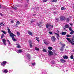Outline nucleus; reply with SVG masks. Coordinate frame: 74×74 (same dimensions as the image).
<instances>
[{"label":"nucleus","mask_w":74,"mask_h":74,"mask_svg":"<svg viewBox=\"0 0 74 74\" xmlns=\"http://www.w3.org/2000/svg\"><path fill=\"white\" fill-rule=\"evenodd\" d=\"M66 39L69 42H70V43H71V44H72L73 45H74V39H72L71 40V38H67Z\"/></svg>","instance_id":"obj_1"},{"label":"nucleus","mask_w":74,"mask_h":74,"mask_svg":"<svg viewBox=\"0 0 74 74\" xmlns=\"http://www.w3.org/2000/svg\"><path fill=\"white\" fill-rule=\"evenodd\" d=\"M7 30H8V33H9V34H10V37H12V36H14V34L13 33L11 32L10 29L8 28V27H7Z\"/></svg>","instance_id":"obj_2"},{"label":"nucleus","mask_w":74,"mask_h":74,"mask_svg":"<svg viewBox=\"0 0 74 74\" xmlns=\"http://www.w3.org/2000/svg\"><path fill=\"white\" fill-rule=\"evenodd\" d=\"M51 40L52 42H55L56 41V38L55 36H52L51 37Z\"/></svg>","instance_id":"obj_3"},{"label":"nucleus","mask_w":74,"mask_h":74,"mask_svg":"<svg viewBox=\"0 0 74 74\" xmlns=\"http://www.w3.org/2000/svg\"><path fill=\"white\" fill-rule=\"evenodd\" d=\"M7 62L6 61H4L1 63V66H3V67H5V65H6V64H7Z\"/></svg>","instance_id":"obj_4"},{"label":"nucleus","mask_w":74,"mask_h":74,"mask_svg":"<svg viewBox=\"0 0 74 74\" xmlns=\"http://www.w3.org/2000/svg\"><path fill=\"white\" fill-rule=\"evenodd\" d=\"M60 19L61 21H65L66 19V17L65 16H61L60 18Z\"/></svg>","instance_id":"obj_5"},{"label":"nucleus","mask_w":74,"mask_h":74,"mask_svg":"<svg viewBox=\"0 0 74 74\" xmlns=\"http://www.w3.org/2000/svg\"><path fill=\"white\" fill-rule=\"evenodd\" d=\"M48 52H49L48 55L49 56H52L53 55V53L51 50H49Z\"/></svg>","instance_id":"obj_6"},{"label":"nucleus","mask_w":74,"mask_h":74,"mask_svg":"<svg viewBox=\"0 0 74 74\" xmlns=\"http://www.w3.org/2000/svg\"><path fill=\"white\" fill-rule=\"evenodd\" d=\"M51 26V25L49 24H47L46 25V27L47 29H48L49 27H50Z\"/></svg>","instance_id":"obj_7"},{"label":"nucleus","mask_w":74,"mask_h":74,"mask_svg":"<svg viewBox=\"0 0 74 74\" xmlns=\"http://www.w3.org/2000/svg\"><path fill=\"white\" fill-rule=\"evenodd\" d=\"M15 35L14 34V36H11V37H12V40H13V41H16V40L15 39V38L14 37H15Z\"/></svg>","instance_id":"obj_8"},{"label":"nucleus","mask_w":74,"mask_h":74,"mask_svg":"<svg viewBox=\"0 0 74 74\" xmlns=\"http://www.w3.org/2000/svg\"><path fill=\"white\" fill-rule=\"evenodd\" d=\"M60 61H61V62L62 63H65L66 62V61H65L63 59H61L60 60Z\"/></svg>","instance_id":"obj_9"},{"label":"nucleus","mask_w":74,"mask_h":74,"mask_svg":"<svg viewBox=\"0 0 74 74\" xmlns=\"http://www.w3.org/2000/svg\"><path fill=\"white\" fill-rule=\"evenodd\" d=\"M28 33L29 34V35H30V36H33V33L30 31H28Z\"/></svg>","instance_id":"obj_10"},{"label":"nucleus","mask_w":74,"mask_h":74,"mask_svg":"<svg viewBox=\"0 0 74 74\" xmlns=\"http://www.w3.org/2000/svg\"><path fill=\"white\" fill-rule=\"evenodd\" d=\"M61 34L62 36H64V35H66V32H62Z\"/></svg>","instance_id":"obj_11"},{"label":"nucleus","mask_w":74,"mask_h":74,"mask_svg":"<svg viewBox=\"0 0 74 74\" xmlns=\"http://www.w3.org/2000/svg\"><path fill=\"white\" fill-rule=\"evenodd\" d=\"M44 43L45 44H46V45H48L49 44V41H44Z\"/></svg>","instance_id":"obj_12"},{"label":"nucleus","mask_w":74,"mask_h":74,"mask_svg":"<svg viewBox=\"0 0 74 74\" xmlns=\"http://www.w3.org/2000/svg\"><path fill=\"white\" fill-rule=\"evenodd\" d=\"M55 62L54 61H51V63L52 64V66H54V64H55Z\"/></svg>","instance_id":"obj_13"},{"label":"nucleus","mask_w":74,"mask_h":74,"mask_svg":"<svg viewBox=\"0 0 74 74\" xmlns=\"http://www.w3.org/2000/svg\"><path fill=\"white\" fill-rule=\"evenodd\" d=\"M12 8H13V9H14V10H17V7L14 6V5H13L12 6Z\"/></svg>","instance_id":"obj_14"},{"label":"nucleus","mask_w":74,"mask_h":74,"mask_svg":"<svg viewBox=\"0 0 74 74\" xmlns=\"http://www.w3.org/2000/svg\"><path fill=\"white\" fill-rule=\"evenodd\" d=\"M23 52V51H22V50H21V49H19L17 51V53H21V52Z\"/></svg>","instance_id":"obj_15"},{"label":"nucleus","mask_w":74,"mask_h":74,"mask_svg":"<svg viewBox=\"0 0 74 74\" xmlns=\"http://www.w3.org/2000/svg\"><path fill=\"white\" fill-rule=\"evenodd\" d=\"M27 56L28 58V60H29L30 59V54H27Z\"/></svg>","instance_id":"obj_16"},{"label":"nucleus","mask_w":74,"mask_h":74,"mask_svg":"<svg viewBox=\"0 0 74 74\" xmlns=\"http://www.w3.org/2000/svg\"><path fill=\"white\" fill-rule=\"evenodd\" d=\"M3 72L5 73H8V70L6 69H5L3 71Z\"/></svg>","instance_id":"obj_17"},{"label":"nucleus","mask_w":74,"mask_h":74,"mask_svg":"<svg viewBox=\"0 0 74 74\" xmlns=\"http://www.w3.org/2000/svg\"><path fill=\"white\" fill-rule=\"evenodd\" d=\"M63 58L64 59H68V57H67L66 56H63Z\"/></svg>","instance_id":"obj_18"},{"label":"nucleus","mask_w":74,"mask_h":74,"mask_svg":"<svg viewBox=\"0 0 74 74\" xmlns=\"http://www.w3.org/2000/svg\"><path fill=\"white\" fill-rule=\"evenodd\" d=\"M48 49L49 50H52L53 49L52 47H48Z\"/></svg>","instance_id":"obj_19"},{"label":"nucleus","mask_w":74,"mask_h":74,"mask_svg":"<svg viewBox=\"0 0 74 74\" xmlns=\"http://www.w3.org/2000/svg\"><path fill=\"white\" fill-rule=\"evenodd\" d=\"M0 25L1 26H4V24H3V22L0 23Z\"/></svg>","instance_id":"obj_20"},{"label":"nucleus","mask_w":74,"mask_h":74,"mask_svg":"<svg viewBox=\"0 0 74 74\" xmlns=\"http://www.w3.org/2000/svg\"><path fill=\"white\" fill-rule=\"evenodd\" d=\"M65 20H66L67 22H69V21H70V19H69V18H66V19L65 18Z\"/></svg>","instance_id":"obj_21"},{"label":"nucleus","mask_w":74,"mask_h":74,"mask_svg":"<svg viewBox=\"0 0 74 74\" xmlns=\"http://www.w3.org/2000/svg\"><path fill=\"white\" fill-rule=\"evenodd\" d=\"M2 41L3 43H5L6 42V40L5 39H3L2 40Z\"/></svg>","instance_id":"obj_22"},{"label":"nucleus","mask_w":74,"mask_h":74,"mask_svg":"<svg viewBox=\"0 0 74 74\" xmlns=\"http://www.w3.org/2000/svg\"><path fill=\"white\" fill-rule=\"evenodd\" d=\"M64 26L66 28H69V26L68 25H66Z\"/></svg>","instance_id":"obj_23"},{"label":"nucleus","mask_w":74,"mask_h":74,"mask_svg":"<svg viewBox=\"0 0 74 74\" xmlns=\"http://www.w3.org/2000/svg\"><path fill=\"white\" fill-rule=\"evenodd\" d=\"M36 39L37 41L38 42H40V40H39V38H37V37H36Z\"/></svg>","instance_id":"obj_24"},{"label":"nucleus","mask_w":74,"mask_h":74,"mask_svg":"<svg viewBox=\"0 0 74 74\" xmlns=\"http://www.w3.org/2000/svg\"><path fill=\"white\" fill-rule=\"evenodd\" d=\"M74 33V31H73V30H72V31H71V32L70 33V34H73V33Z\"/></svg>","instance_id":"obj_25"},{"label":"nucleus","mask_w":74,"mask_h":74,"mask_svg":"<svg viewBox=\"0 0 74 74\" xmlns=\"http://www.w3.org/2000/svg\"><path fill=\"white\" fill-rule=\"evenodd\" d=\"M20 24V22L19 21H18L16 22V24L17 25H19Z\"/></svg>","instance_id":"obj_26"},{"label":"nucleus","mask_w":74,"mask_h":74,"mask_svg":"<svg viewBox=\"0 0 74 74\" xmlns=\"http://www.w3.org/2000/svg\"><path fill=\"white\" fill-rule=\"evenodd\" d=\"M73 58H74V56L73 54L71 55V59H73Z\"/></svg>","instance_id":"obj_27"},{"label":"nucleus","mask_w":74,"mask_h":74,"mask_svg":"<svg viewBox=\"0 0 74 74\" xmlns=\"http://www.w3.org/2000/svg\"><path fill=\"white\" fill-rule=\"evenodd\" d=\"M61 10H62V11H64V10H66V8L64 7H62L61 8Z\"/></svg>","instance_id":"obj_28"},{"label":"nucleus","mask_w":74,"mask_h":74,"mask_svg":"<svg viewBox=\"0 0 74 74\" xmlns=\"http://www.w3.org/2000/svg\"><path fill=\"white\" fill-rule=\"evenodd\" d=\"M34 22V20L32 19L31 21V23H33Z\"/></svg>","instance_id":"obj_29"},{"label":"nucleus","mask_w":74,"mask_h":74,"mask_svg":"<svg viewBox=\"0 0 74 74\" xmlns=\"http://www.w3.org/2000/svg\"><path fill=\"white\" fill-rule=\"evenodd\" d=\"M4 37V34H2V35L1 36V38L2 39V38H3V37Z\"/></svg>","instance_id":"obj_30"},{"label":"nucleus","mask_w":74,"mask_h":74,"mask_svg":"<svg viewBox=\"0 0 74 74\" xmlns=\"http://www.w3.org/2000/svg\"><path fill=\"white\" fill-rule=\"evenodd\" d=\"M42 24V22H40L38 24V26H40V25H41Z\"/></svg>","instance_id":"obj_31"},{"label":"nucleus","mask_w":74,"mask_h":74,"mask_svg":"<svg viewBox=\"0 0 74 74\" xmlns=\"http://www.w3.org/2000/svg\"><path fill=\"white\" fill-rule=\"evenodd\" d=\"M52 2L56 3V2H57V0H53L52 1Z\"/></svg>","instance_id":"obj_32"},{"label":"nucleus","mask_w":74,"mask_h":74,"mask_svg":"<svg viewBox=\"0 0 74 74\" xmlns=\"http://www.w3.org/2000/svg\"><path fill=\"white\" fill-rule=\"evenodd\" d=\"M66 37H71V35L69 34L66 35Z\"/></svg>","instance_id":"obj_33"},{"label":"nucleus","mask_w":74,"mask_h":74,"mask_svg":"<svg viewBox=\"0 0 74 74\" xmlns=\"http://www.w3.org/2000/svg\"><path fill=\"white\" fill-rule=\"evenodd\" d=\"M62 48H63V47H64L65 46V44H62Z\"/></svg>","instance_id":"obj_34"},{"label":"nucleus","mask_w":74,"mask_h":74,"mask_svg":"<svg viewBox=\"0 0 74 74\" xmlns=\"http://www.w3.org/2000/svg\"><path fill=\"white\" fill-rule=\"evenodd\" d=\"M55 34L57 36L59 37V34H58L57 33H55Z\"/></svg>","instance_id":"obj_35"},{"label":"nucleus","mask_w":74,"mask_h":74,"mask_svg":"<svg viewBox=\"0 0 74 74\" xmlns=\"http://www.w3.org/2000/svg\"><path fill=\"white\" fill-rule=\"evenodd\" d=\"M32 66H34L36 65V63H35V62L32 63Z\"/></svg>","instance_id":"obj_36"},{"label":"nucleus","mask_w":74,"mask_h":74,"mask_svg":"<svg viewBox=\"0 0 74 74\" xmlns=\"http://www.w3.org/2000/svg\"><path fill=\"white\" fill-rule=\"evenodd\" d=\"M1 32H2V33H3L4 34H6V32H5V31H4L2 30Z\"/></svg>","instance_id":"obj_37"},{"label":"nucleus","mask_w":74,"mask_h":74,"mask_svg":"<svg viewBox=\"0 0 74 74\" xmlns=\"http://www.w3.org/2000/svg\"><path fill=\"white\" fill-rule=\"evenodd\" d=\"M47 1H48V0H44L43 1V3H46V2H47Z\"/></svg>","instance_id":"obj_38"},{"label":"nucleus","mask_w":74,"mask_h":74,"mask_svg":"<svg viewBox=\"0 0 74 74\" xmlns=\"http://www.w3.org/2000/svg\"><path fill=\"white\" fill-rule=\"evenodd\" d=\"M17 36H19V35H20V33H19V32H17Z\"/></svg>","instance_id":"obj_39"},{"label":"nucleus","mask_w":74,"mask_h":74,"mask_svg":"<svg viewBox=\"0 0 74 74\" xmlns=\"http://www.w3.org/2000/svg\"><path fill=\"white\" fill-rule=\"evenodd\" d=\"M69 30H70V31H71L73 30L72 29H71V27H70L69 28Z\"/></svg>","instance_id":"obj_40"},{"label":"nucleus","mask_w":74,"mask_h":74,"mask_svg":"<svg viewBox=\"0 0 74 74\" xmlns=\"http://www.w3.org/2000/svg\"><path fill=\"white\" fill-rule=\"evenodd\" d=\"M35 49L36 50V51H39V49H38L37 47L35 48Z\"/></svg>","instance_id":"obj_41"},{"label":"nucleus","mask_w":74,"mask_h":74,"mask_svg":"<svg viewBox=\"0 0 74 74\" xmlns=\"http://www.w3.org/2000/svg\"><path fill=\"white\" fill-rule=\"evenodd\" d=\"M43 52H47V51H46V50L45 49H44L43 50Z\"/></svg>","instance_id":"obj_42"},{"label":"nucleus","mask_w":74,"mask_h":74,"mask_svg":"<svg viewBox=\"0 0 74 74\" xmlns=\"http://www.w3.org/2000/svg\"><path fill=\"white\" fill-rule=\"evenodd\" d=\"M29 46H30V48H32V44H30Z\"/></svg>","instance_id":"obj_43"},{"label":"nucleus","mask_w":74,"mask_h":74,"mask_svg":"<svg viewBox=\"0 0 74 74\" xmlns=\"http://www.w3.org/2000/svg\"><path fill=\"white\" fill-rule=\"evenodd\" d=\"M29 43L31 44H32V41H31V40H29Z\"/></svg>","instance_id":"obj_44"},{"label":"nucleus","mask_w":74,"mask_h":74,"mask_svg":"<svg viewBox=\"0 0 74 74\" xmlns=\"http://www.w3.org/2000/svg\"><path fill=\"white\" fill-rule=\"evenodd\" d=\"M14 20H12L11 21V23H14Z\"/></svg>","instance_id":"obj_45"},{"label":"nucleus","mask_w":74,"mask_h":74,"mask_svg":"<svg viewBox=\"0 0 74 74\" xmlns=\"http://www.w3.org/2000/svg\"><path fill=\"white\" fill-rule=\"evenodd\" d=\"M12 70L9 71V72L10 73H11V72H12Z\"/></svg>","instance_id":"obj_46"},{"label":"nucleus","mask_w":74,"mask_h":74,"mask_svg":"<svg viewBox=\"0 0 74 74\" xmlns=\"http://www.w3.org/2000/svg\"><path fill=\"white\" fill-rule=\"evenodd\" d=\"M49 34H52V32H49Z\"/></svg>","instance_id":"obj_47"},{"label":"nucleus","mask_w":74,"mask_h":74,"mask_svg":"<svg viewBox=\"0 0 74 74\" xmlns=\"http://www.w3.org/2000/svg\"><path fill=\"white\" fill-rule=\"evenodd\" d=\"M55 20H56V21H59V18H55Z\"/></svg>","instance_id":"obj_48"},{"label":"nucleus","mask_w":74,"mask_h":74,"mask_svg":"<svg viewBox=\"0 0 74 74\" xmlns=\"http://www.w3.org/2000/svg\"><path fill=\"white\" fill-rule=\"evenodd\" d=\"M59 37H60V36H57V40H60V39L59 38Z\"/></svg>","instance_id":"obj_49"},{"label":"nucleus","mask_w":74,"mask_h":74,"mask_svg":"<svg viewBox=\"0 0 74 74\" xmlns=\"http://www.w3.org/2000/svg\"><path fill=\"white\" fill-rule=\"evenodd\" d=\"M18 25H17L16 24V25H14V26H15V27H18Z\"/></svg>","instance_id":"obj_50"},{"label":"nucleus","mask_w":74,"mask_h":74,"mask_svg":"<svg viewBox=\"0 0 74 74\" xmlns=\"http://www.w3.org/2000/svg\"><path fill=\"white\" fill-rule=\"evenodd\" d=\"M60 51H63V49H61Z\"/></svg>","instance_id":"obj_51"},{"label":"nucleus","mask_w":74,"mask_h":74,"mask_svg":"<svg viewBox=\"0 0 74 74\" xmlns=\"http://www.w3.org/2000/svg\"><path fill=\"white\" fill-rule=\"evenodd\" d=\"M17 48H20V45H18L17 46Z\"/></svg>","instance_id":"obj_52"},{"label":"nucleus","mask_w":74,"mask_h":74,"mask_svg":"<svg viewBox=\"0 0 74 74\" xmlns=\"http://www.w3.org/2000/svg\"><path fill=\"white\" fill-rule=\"evenodd\" d=\"M70 25H71V26H72V25H73V24H72V23H70Z\"/></svg>","instance_id":"obj_53"},{"label":"nucleus","mask_w":74,"mask_h":74,"mask_svg":"<svg viewBox=\"0 0 74 74\" xmlns=\"http://www.w3.org/2000/svg\"><path fill=\"white\" fill-rule=\"evenodd\" d=\"M3 44L4 45H7V44H6V43H3Z\"/></svg>","instance_id":"obj_54"},{"label":"nucleus","mask_w":74,"mask_h":74,"mask_svg":"<svg viewBox=\"0 0 74 74\" xmlns=\"http://www.w3.org/2000/svg\"><path fill=\"white\" fill-rule=\"evenodd\" d=\"M10 45V44H11V42H9L8 43Z\"/></svg>","instance_id":"obj_55"},{"label":"nucleus","mask_w":74,"mask_h":74,"mask_svg":"<svg viewBox=\"0 0 74 74\" xmlns=\"http://www.w3.org/2000/svg\"><path fill=\"white\" fill-rule=\"evenodd\" d=\"M62 42H60V44H61V45H62Z\"/></svg>","instance_id":"obj_56"},{"label":"nucleus","mask_w":74,"mask_h":74,"mask_svg":"<svg viewBox=\"0 0 74 74\" xmlns=\"http://www.w3.org/2000/svg\"><path fill=\"white\" fill-rule=\"evenodd\" d=\"M10 12H12V13H13V11H12V10H11L10 11Z\"/></svg>","instance_id":"obj_57"},{"label":"nucleus","mask_w":74,"mask_h":74,"mask_svg":"<svg viewBox=\"0 0 74 74\" xmlns=\"http://www.w3.org/2000/svg\"><path fill=\"white\" fill-rule=\"evenodd\" d=\"M66 48H69V47H68V46H66Z\"/></svg>","instance_id":"obj_58"},{"label":"nucleus","mask_w":74,"mask_h":74,"mask_svg":"<svg viewBox=\"0 0 74 74\" xmlns=\"http://www.w3.org/2000/svg\"><path fill=\"white\" fill-rule=\"evenodd\" d=\"M51 27H52V28H53V26L52 25H51Z\"/></svg>","instance_id":"obj_59"},{"label":"nucleus","mask_w":74,"mask_h":74,"mask_svg":"<svg viewBox=\"0 0 74 74\" xmlns=\"http://www.w3.org/2000/svg\"><path fill=\"white\" fill-rule=\"evenodd\" d=\"M27 3H28L29 2V0H27Z\"/></svg>","instance_id":"obj_60"},{"label":"nucleus","mask_w":74,"mask_h":74,"mask_svg":"<svg viewBox=\"0 0 74 74\" xmlns=\"http://www.w3.org/2000/svg\"><path fill=\"white\" fill-rule=\"evenodd\" d=\"M57 32H59V31L58 30H57Z\"/></svg>","instance_id":"obj_61"},{"label":"nucleus","mask_w":74,"mask_h":74,"mask_svg":"<svg viewBox=\"0 0 74 74\" xmlns=\"http://www.w3.org/2000/svg\"><path fill=\"white\" fill-rule=\"evenodd\" d=\"M7 41H8V42H10V41H9V40H8Z\"/></svg>","instance_id":"obj_62"},{"label":"nucleus","mask_w":74,"mask_h":74,"mask_svg":"<svg viewBox=\"0 0 74 74\" xmlns=\"http://www.w3.org/2000/svg\"><path fill=\"white\" fill-rule=\"evenodd\" d=\"M69 18H72V17H71V16L69 17Z\"/></svg>","instance_id":"obj_63"},{"label":"nucleus","mask_w":74,"mask_h":74,"mask_svg":"<svg viewBox=\"0 0 74 74\" xmlns=\"http://www.w3.org/2000/svg\"><path fill=\"white\" fill-rule=\"evenodd\" d=\"M0 15H1V16H2V14H1Z\"/></svg>","instance_id":"obj_64"}]
</instances>
